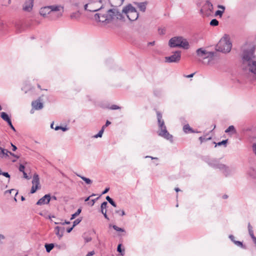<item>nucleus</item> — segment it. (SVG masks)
<instances>
[{
    "label": "nucleus",
    "mask_w": 256,
    "mask_h": 256,
    "mask_svg": "<svg viewBox=\"0 0 256 256\" xmlns=\"http://www.w3.org/2000/svg\"><path fill=\"white\" fill-rule=\"evenodd\" d=\"M224 11L222 10H218L217 11H216V13H215V16H220V17H222V14L224 13Z\"/></svg>",
    "instance_id": "a19ab883"
},
{
    "label": "nucleus",
    "mask_w": 256,
    "mask_h": 256,
    "mask_svg": "<svg viewBox=\"0 0 256 256\" xmlns=\"http://www.w3.org/2000/svg\"><path fill=\"white\" fill-rule=\"evenodd\" d=\"M95 254L94 250L88 252L86 256H92Z\"/></svg>",
    "instance_id": "09e8293b"
},
{
    "label": "nucleus",
    "mask_w": 256,
    "mask_h": 256,
    "mask_svg": "<svg viewBox=\"0 0 256 256\" xmlns=\"http://www.w3.org/2000/svg\"><path fill=\"white\" fill-rule=\"evenodd\" d=\"M54 130H62L63 132H66L67 130H68V128H66V126L62 127V126H56L54 128Z\"/></svg>",
    "instance_id": "c85d7f7f"
},
{
    "label": "nucleus",
    "mask_w": 256,
    "mask_h": 256,
    "mask_svg": "<svg viewBox=\"0 0 256 256\" xmlns=\"http://www.w3.org/2000/svg\"><path fill=\"white\" fill-rule=\"evenodd\" d=\"M8 124L10 126L12 125L11 120H8L6 121Z\"/></svg>",
    "instance_id": "052dcab7"
},
{
    "label": "nucleus",
    "mask_w": 256,
    "mask_h": 256,
    "mask_svg": "<svg viewBox=\"0 0 256 256\" xmlns=\"http://www.w3.org/2000/svg\"><path fill=\"white\" fill-rule=\"evenodd\" d=\"M211 138L209 137L208 138H206L204 136H200L199 138V140L200 141V142L202 143V142L206 141L208 140H210Z\"/></svg>",
    "instance_id": "4c0bfd02"
},
{
    "label": "nucleus",
    "mask_w": 256,
    "mask_h": 256,
    "mask_svg": "<svg viewBox=\"0 0 256 256\" xmlns=\"http://www.w3.org/2000/svg\"><path fill=\"white\" fill-rule=\"evenodd\" d=\"M252 148L254 151V153L256 155V144H253Z\"/></svg>",
    "instance_id": "13d9d810"
},
{
    "label": "nucleus",
    "mask_w": 256,
    "mask_h": 256,
    "mask_svg": "<svg viewBox=\"0 0 256 256\" xmlns=\"http://www.w3.org/2000/svg\"><path fill=\"white\" fill-rule=\"evenodd\" d=\"M158 124L159 128L160 131L158 133V135L164 137L168 140L172 142V136L168 132L164 124V120L162 119V114L160 112H156Z\"/></svg>",
    "instance_id": "423d86ee"
},
{
    "label": "nucleus",
    "mask_w": 256,
    "mask_h": 256,
    "mask_svg": "<svg viewBox=\"0 0 256 256\" xmlns=\"http://www.w3.org/2000/svg\"><path fill=\"white\" fill-rule=\"evenodd\" d=\"M63 8L60 5H52L42 8L40 10V15L46 17L48 14L56 18L62 16V12H60Z\"/></svg>",
    "instance_id": "7ed1b4c3"
},
{
    "label": "nucleus",
    "mask_w": 256,
    "mask_h": 256,
    "mask_svg": "<svg viewBox=\"0 0 256 256\" xmlns=\"http://www.w3.org/2000/svg\"><path fill=\"white\" fill-rule=\"evenodd\" d=\"M34 6V0H26L24 5L23 10L25 11L30 12Z\"/></svg>",
    "instance_id": "4468645a"
},
{
    "label": "nucleus",
    "mask_w": 256,
    "mask_h": 256,
    "mask_svg": "<svg viewBox=\"0 0 256 256\" xmlns=\"http://www.w3.org/2000/svg\"><path fill=\"white\" fill-rule=\"evenodd\" d=\"M216 52H209L208 54H207L206 58V64H210L212 63H213V62L216 60L218 58Z\"/></svg>",
    "instance_id": "9b49d317"
},
{
    "label": "nucleus",
    "mask_w": 256,
    "mask_h": 256,
    "mask_svg": "<svg viewBox=\"0 0 256 256\" xmlns=\"http://www.w3.org/2000/svg\"><path fill=\"white\" fill-rule=\"evenodd\" d=\"M32 184L33 186H36L38 188L40 187L39 176L36 173H35L34 174L33 178H32Z\"/></svg>",
    "instance_id": "f3484780"
},
{
    "label": "nucleus",
    "mask_w": 256,
    "mask_h": 256,
    "mask_svg": "<svg viewBox=\"0 0 256 256\" xmlns=\"http://www.w3.org/2000/svg\"><path fill=\"white\" fill-rule=\"evenodd\" d=\"M11 145L12 146V151H16L17 150V148L15 145H14L12 143H11Z\"/></svg>",
    "instance_id": "3c124183"
},
{
    "label": "nucleus",
    "mask_w": 256,
    "mask_h": 256,
    "mask_svg": "<svg viewBox=\"0 0 256 256\" xmlns=\"http://www.w3.org/2000/svg\"><path fill=\"white\" fill-rule=\"evenodd\" d=\"M9 151L8 150L2 148L0 150V157L2 158H7L9 156Z\"/></svg>",
    "instance_id": "6ab92c4d"
},
{
    "label": "nucleus",
    "mask_w": 256,
    "mask_h": 256,
    "mask_svg": "<svg viewBox=\"0 0 256 256\" xmlns=\"http://www.w3.org/2000/svg\"><path fill=\"white\" fill-rule=\"evenodd\" d=\"M110 188H106L102 192V194H106V193H107L108 190H109Z\"/></svg>",
    "instance_id": "8fccbe9b"
},
{
    "label": "nucleus",
    "mask_w": 256,
    "mask_h": 256,
    "mask_svg": "<svg viewBox=\"0 0 256 256\" xmlns=\"http://www.w3.org/2000/svg\"><path fill=\"white\" fill-rule=\"evenodd\" d=\"M208 51L204 48H200L196 50V55L203 60L204 63L206 62L205 60H206L207 54H208Z\"/></svg>",
    "instance_id": "9d476101"
},
{
    "label": "nucleus",
    "mask_w": 256,
    "mask_h": 256,
    "mask_svg": "<svg viewBox=\"0 0 256 256\" xmlns=\"http://www.w3.org/2000/svg\"><path fill=\"white\" fill-rule=\"evenodd\" d=\"M218 8H220L222 9V11H224H224L225 7H224V6H222V5H218Z\"/></svg>",
    "instance_id": "6e6d98bb"
},
{
    "label": "nucleus",
    "mask_w": 256,
    "mask_h": 256,
    "mask_svg": "<svg viewBox=\"0 0 256 256\" xmlns=\"http://www.w3.org/2000/svg\"><path fill=\"white\" fill-rule=\"evenodd\" d=\"M112 228H114V230H116V231H118V232H124V230L123 228H119V227L117 226H116V225H114V226H112Z\"/></svg>",
    "instance_id": "72a5a7b5"
},
{
    "label": "nucleus",
    "mask_w": 256,
    "mask_h": 256,
    "mask_svg": "<svg viewBox=\"0 0 256 256\" xmlns=\"http://www.w3.org/2000/svg\"><path fill=\"white\" fill-rule=\"evenodd\" d=\"M218 24V21L216 19H212L210 22V25L212 26H217Z\"/></svg>",
    "instance_id": "c756f323"
},
{
    "label": "nucleus",
    "mask_w": 256,
    "mask_h": 256,
    "mask_svg": "<svg viewBox=\"0 0 256 256\" xmlns=\"http://www.w3.org/2000/svg\"><path fill=\"white\" fill-rule=\"evenodd\" d=\"M107 204H108V203L106 202H103L101 204L100 208H101V212L104 214V218L106 219L109 220V218H108V216L106 214V210H104V209H106V208Z\"/></svg>",
    "instance_id": "a211bd4d"
},
{
    "label": "nucleus",
    "mask_w": 256,
    "mask_h": 256,
    "mask_svg": "<svg viewBox=\"0 0 256 256\" xmlns=\"http://www.w3.org/2000/svg\"><path fill=\"white\" fill-rule=\"evenodd\" d=\"M106 200L112 206L116 207V202L110 198L109 196H107L106 197Z\"/></svg>",
    "instance_id": "bb28decb"
},
{
    "label": "nucleus",
    "mask_w": 256,
    "mask_h": 256,
    "mask_svg": "<svg viewBox=\"0 0 256 256\" xmlns=\"http://www.w3.org/2000/svg\"><path fill=\"white\" fill-rule=\"evenodd\" d=\"M38 188H39L38 187L32 185L31 190H30V193L31 194L34 193Z\"/></svg>",
    "instance_id": "58836bf2"
},
{
    "label": "nucleus",
    "mask_w": 256,
    "mask_h": 256,
    "mask_svg": "<svg viewBox=\"0 0 256 256\" xmlns=\"http://www.w3.org/2000/svg\"><path fill=\"white\" fill-rule=\"evenodd\" d=\"M205 5L208 8V10L210 11L213 8V6L211 2H210L209 0H207L206 2Z\"/></svg>",
    "instance_id": "7c9ffc66"
},
{
    "label": "nucleus",
    "mask_w": 256,
    "mask_h": 256,
    "mask_svg": "<svg viewBox=\"0 0 256 256\" xmlns=\"http://www.w3.org/2000/svg\"><path fill=\"white\" fill-rule=\"evenodd\" d=\"M255 46L246 44L243 47L242 62L244 66L252 73L256 74V56L254 54Z\"/></svg>",
    "instance_id": "f03ea898"
},
{
    "label": "nucleus",
    "mask_w": 256,
    "mask_h": 256,
    "mask_svg": "<svg viewBox=\"0 0 256 256\" xmlns=\"http://www.w3.org/2000/svg\"><path fill=\"white\" fill-rule=\"evenodd\" d=\"M120 13L122 14V13L125 14L130 21H134L136 20L138 17V12L130 4L124 6L122 10V13Z\"/></svg>",
    "instance_id": "0eeeda50"
},
{
    "label": "nucleus",
    "mask_w": 256,
    "mask_h": 256,
    "mask_svg": "<svg viewBox=\"0 0 256 256\" xmlns=\"http://www.w3.org/2000/svg\"><path fill=\"white\" fill-rule=\"evenodd\" d=\"M54 223H55V224H61L62 225H64L65 224H70V222L65 220L64 222H55Z\"/></svg>",
    "instance_id": "37998d69"
},
{
    "label": "nucleus",
    "mask_w": 256,
    "mask_h": 256,
    "mask_svg": "<svg viewBox=\"0 0 256 256\" xmlns=\"http://www.w3.org/2000/svg\"><path fill=\"white\" fill-rule=\"evenodd\" d=\"M9 154H10V155L12 156H14V158H16V159H15V160H12V162H16V159H18V158H20V156H17V155L15 154H14V153H12V152H10V151H9V152H8V155H9Z\"/></svg>",
    "instance_id": "f704fd0d"
},
{
    "label": "nucleus",
    "mask_w": 256,
    "mask_h": 256,
    "mask_svg": "<svg viewBox=\"0 0 256 256\" xmlns=\"http://www.w3.org/2000/svg\"><path fill=\"white\" fill-rule=\"evenodd\" d=\"M86 3V0H75L72 2V5L79 8L82 6L84 8V4Z\"/></svg>",
    "instance_id": "2eb2a0df"
},
{
    "label": "nucleus",
    "mask_w": 256,
    "mask_h": 256,
    "mask_svg": "<svg viewBox=\"0 0 256 256\" xmlns=\"http://www.w3.org/2000/svg\"><path fill=\"white\" fill-rule=\"evenodd\" d=\"M181 58V52L180 50L175 51L172 54L169 56H166L165 62L168 63H178Z\"/></svg>",
    "instance_id": "1a4fd4ad"
},
{
    "label": "nucleus",
    "mask_w": 256,
    "mask_h": 256,
    "mask_svg": "<svg viewBox=\"0 0 256 256\" xmlns=\"http://www.w3.org/2000/svg\"><path fill=\"white\" fill-rule=\"evenodd\" d=\"M65 228L64 226H57L54 228V232L60 240L63 236Z\"/></svg>",
    "instance_id": "ddd939ff"
},
{
    "label": "nucleus",
    "mask_w": 256,
    "mask_h": 256,
    "mask_svg": "<svg viewBox=\"0 0 256 256\" xmlns=\"http://www.w3.org/2000/svg\"><path fill=\"white\" fill-rule=\"evenodd\" d=\"M24 168H25V167L23 165V164H20V167H19V170L21 172H24Z\"/></svg>",
    "instance_id": "c03bdc74"
},
{
    "label": "nucleus",
    "mask_w": 256,
    "mask_h": 256,
    "mask_svg": "<svg viewBox=\"0 0 256 256\" xmlns=\"http://www.w3.org/2000/svg\"><path fill=\"white\" fill-rule=\"evenodd\" d=\"M183 130L186 133H188L189 132H194L192 130V128L188 124H186L183 127Z\"/></svg>",
    "instance_id": "5701e85b"
},
{
    "label": "nucleus",
    "mask_w": 256,
    "mask_h": 256,
    "mask_svg": "<svg viewBox=\"0 0 256 256\" xmlns=\"http://www.w3.org/2000/svg\"><path fill=\"white\" fill-rule=\"evenodd\" d=\"M234 242L238 246H240L242 248H243L244 247V246H243V244L242 243V242H240V241H237V240H235V241H234Z\"/></svg>",
    "instance_id": "79ce46f5"
},
{
    "label": "nucleus",
    "mask_w": 256,
    "mask_h": 256,
    "mask_svg": "<svg viewBox=\"0 0 256 256\" xmlns=\"http://www.w3.org/2000/svg\"><path fill=\"white\" fill-rule=\"evenodd\" d=\"M82 210L80 208H78L77 211L74 214L72 215V217L70 218V220L74 219L76 216H78L80 214Z\"/></svg>",
    "instance_id": "cd10ccee"
},
{
    "label": "nucleus",
    "mask_w": 256,
    "mask_h": 256,
    "mask_svg": "<svg viewBox=\"0 0 256 256\" xmlns=\"http://www.w3.org/2000/svg\"><path fill=\"white\" fill-rule=\"evenodd\" d=\"M229 238H230V240H231L233 242H234V241H235V240H234V236H232V235H230V236H229Z\"/></svg>",
    "instance_id": "5fc2aeb1"
},
{
    "label": "nucleus",
    "mask_w": 256,
    "mask_h": 256,
    "mask_svg": "<svg viewBox=\"0 0 256 256\" xmlns=\"http://www.w3.org/2000/svg\"><path fill=\"white\" fill-rule=\"evenodd\" d=\"M252 230V227L250 225V223H248V230Z\"/></svg>",
    "instance_id": "e2e57ef3"
},
{
    "label": "nucleus",
    "mask_w": 256,
    "mask_h": 256,
    "mask_svg": "<svg viewBox=\"0 0 256 256\" xmlns=\"http://www.w3.org/2000/svg\"><path fill=\"white\" fill-rule=\"evenodd\" d=\"M111 124V122L109 120H106V123L105 124V126H108V125H110Z\"/></svg>",
    "instance_id": "69168bd1"
},
{
    "label": "nucleus",
    "mask_w": 256,
    "mask_h": 256,
    "mask_svg": "<svg viewBox=\"0 0 256 256\" xmlns=\"http://www.w3.org/2000/svg\"><path fill=\"white\" fill-rule=\"evenodd\" d=\"M150 158L152 160H154V159H156L157 160L158 159L157 158H154V157H152V156H146L145 157V158Z\"/></svg>",
    "instance_id": "0e129e2a"
},
{
    "label": "nucleus",
    "mask_w": 256,
    "mask_h": 256,
    "mask_svg": "<svg viewBox=\"0 0 256 256\" xmlns=\"http://www.w3.org/2000/svg\"><path fill=\"white\" fill-rule=\"evenodd\" d=\"M95 196V194H92V195H91L90 196H88V197L86 198L85 199L84 201H85V202H88V200H90V198L91 196Z\"/></svg>",
    "instance_id": "bf43d9fd"
},
{
    "label": "nucleus",
    "mask_w": 256,
    "mask_h": 256,
    "mask_svg": "<svg viewBox=\"0 0 256 256\" xmlns=\"http://www.w3.org/2000/svg\"><path fill=\"white\" fill-rule=\"evenodd\" d=\"M1 174L6 178H10V175L7 172H1Z\"/></svg>",
    "instance_id": "de8ad7c7"
},
{
    "label": "nucleus",
    "mask_w": 256,
    "mask_h": 256,
    "mask_svg": "<svg viewBox=\"0 0 256 256\" xmlns=\"http://www.w3.org/2000/svg\"><path fill=\"white\" fill-rule=\"evenodd\" d=\"M119 108H120L118 106L115 104H113L110 106V109L112 110H118Z\"/></svg>",
    "instance_id": "49530a36"
},
{
    "label": "nucleus",
    "mask_w": 256,
    "mask_h": 256,
    "mask_svg": "<svg viewBox=\"0 0 256 256\" xmlns=\"http://www.w3.org/2000/svg\"><path fill=\"white\" fill-rule=\"evenodd\" d=\"M248 232L252 240L256 242V237L254 236L253 230H248Z\"/></svg>",
    "instance_id": "2f4dec72"
},
{
    "label": "nucleus",
    "mask_w": 256,
    "mask_h": 256,
    "mask_svg": "<svg viewBox=\"0 0 256 256\" xmlns=\"http://www.w3.org/2000/svg\"><path fill=\"white\" fill-rule=\"evenodd\" d=\"M232 44L228 35L225 34L216 46V50L223 53L229 52L232 48Z\"/></svg>",
    "instance_id": "20e7f679"
},
{
    "label": "nucleus",
    "mask_w": 256,
    "mask_h": 256,
    "mask_svg": "<svg viewBox=\"0 0 256 256\" xmlns=\"http://www.w3.org/2000/svg\"><path fill=\"white\" fill-rule=\"evenodd\" d=\"M98 198H96V199H94V200H92L90 202H88V204L90 206H94V204L95 203V201L96 200H97Z\"/></svg>",
    "instance_id": "a18cd8bd"
},
{
    "label": "nucleus",
    "mask_w": 256,
    "mask_h": 256,
    "mask_svg": "<svg viewBox=\"0 0 256 256\" xmlns=\"http://www.w3.org/2000/svg\"><path fill=\"white\" fill-rule=\"evenodd\" d=\"M146 2H140L138 3V6L139 8V9L143 12H144L146 10Z\"/></svg>",
    "instance_id": "aec40b11"
},
{
    "label": "nucleus",
    "mask_w": 256,
    "mask_h": 256,
    "mask_svg": "<svg viewBox=\"0 0 256 256\" xmlns=\"http://www.w3.org/2000/svg\"><path fill=\"white\" fill-rule=\"evenodd\" d=\"M170 48H182L188 50L190 48L189 42L187 40L182 36H174L171 38L168 42Z\"/></svg>",
    "instance_id": "39448f33"
},
{
    "label": "nucleus",
    "mask_w": 256,
    "mask_h": 256,
    "mask_svg": "<svg viewBox=\"0 0 256 256\" xmlns=\"http://www.w3.org/2000/svg\"><path fill=\"white\" fill-rule=\"evenodd\" d=\"M51 199L50 194L44 195L43 197L40 198L36 202L37 205H42L44 204H48Z\"/></svg>",
    "instance_id": "f8f14e48"
},
{
    "label": "nucleus",
    "mask_w": 256,
    "mask_h": 256,
    "mask_svg": "<svg viewBox=\"0 0 256 256\" xmlns=\"http://www.w3.org/2000/svg\"><path fill=\"white\" fill-rule=\"evenodd\" d=\"M228 140H223L222 142L216 143L214 142V144H216L215 147L216 146H220L222 145H224V147L226 146V144L228 143Z\"/></svg>",
    "instance_id": "a878e982"
},
{
    "label": "nucleus",
    "mask_w": 256,
    "mask_h": 256,
    "mask_svg": "<svg viewBox=\"0 0 256 256\" xmlns=\"http://www.w3.org/2000/svg\"><path fill=\"white\" fill-rule=\"evenodd\" d=\"M121 246H122L121 244H119L118 245V248H117V250H118V252H120L122 256H124V250H122Z\"/></svg>",
    "instance_id": "473e14b6"
},
{
    "label": "nucleus",
    "mask_w": 256,
    "mask_h": 256,
    "mask_svg": "<svg viewBox=\"0 0 256 256\" xmlns=\"http://www.w3.org/2000/svg\"><path fill=\"white\" fill-rule=\"evenodd\" d=\"M0 117L2 120H4V121L6 122L10 120V118L8 116V114L6 113L5 112H2L0 114Z\"/></svg>",
    "instance_id": "b1692460"
},
{
    "label": "nucleus",
    "mask_w": 256,
    "mask_h": 256,
    "mask_svg": "<svg viewBox=\"0 0 256 256\" xmlns=\"http://www.w3.org/2000/svg\"><path fill=\"white\" fill-rule=\"evenodd\" d=\"M86 0L87 3L84 4L86 10L92 12H99L94 16V19L97 22L107 24L113 20H122L124 18L116 7L112 9H106L102 0Z\"/></svg>",
    "instance_id": "f257e3e1"
},
{
    "label": "nucleus",
    "mask_w": 256,
    "mask_h": 256,
    "mask_svg": "<svg viewBox=\"0 0 256 256\" xmlns=\"http://www.w3.org/2000/svg\"><path fill=\"white\" fill-rule=\"evenodd\" d=\"M115 212L122 216L125 215V212L124 210H116Z\"/></svg>",
    "instance_id": "c9c22d12"
},
{
    "label": "nucleus",
    "mask_w": 256,
    "mask_h": 256,
    "mask_svg": "<svg viewBox=\"0 0 256 256\" xmlns=\"http://www.w3.org/2000/svg\"><path fill=\"white\" fill-rule=\"evenodd\" d=\"M104 132L103 130H100L98 134L95 135L94 136V138H100L102 136V134Z\"/></svg>",
    "instance_id": "e433bc0d"
},
{
    "label": "nucleus",
    "mask_w": 256,
    "mask_h": 256,
    "mask_svg": "<svg viewBox=\"0 0 256 256\" xmlns=\"http://www.w3.org/2000/svg\"><path fill=\"white\" fill-rule=\"evenodd\" d=\"M207 162L210 166L222 170L226 176H228L230 174V170L229 168L224 164H219L216 160H211Z\"/></svg>",
    "instance_id": "6e6552de"
},
{
    "label": "nucleus",
    "mask_w": 256,
    "mask_h": 256,
    "mask_svg": "<svg viewBox=\"0 0 256 256\" xmlns=\"http://www.w3.org/2000/svg\"><path fill=\"white\" fill-rule=\"evenodd\" d=\"M23 174H24V177L26 178V179H29L27 174L26 172H23Z\"/></svg>",
    "instance_id": "4d7b16f0"
},
{
    "label": "nucleus",
    "mask_w": 256,
    "mask_h": 256,
    "mask_svg": "<svg viewBox=\"0 0 256 256\" xmlns=\"http://www.w3.org/2000/svg\"><path fill=\"white\" fill-rule=\"evenodd\" d=\"M76 13H73L70 15L71 18H76Z\"/></svg>",
    "instance_id": "680f3d73"
},
{
    "label": "nucleus",
    "mask_w": 256,
    "mask_h": 256,
    "mask_svg": "<svg viewBox=\"0 0 256 256\" xmlns=\"http://www.w3.org/2000/svg\"><path fill=\"white\" fill-rule=\"evenodd\" d=\"M32 106L33 108L36 110H41L43 108L42 103L40 102L39 100L33 101L32 102Z\"/></svg>",
    "instance_id": "dca6fc26"
},
{
    "label": "nucleus",
    "mask_w": 256,
    "mask_h": 256,
    "mask_svg": "<svg viewBox=\"0 0 256 256\" xmlns=\"http://www.w3.org/2000/svg\"><path fill=\"white\" fill-rule=\"evenodd\" d=\"M45 248L46 249V251L48 252H50L54 248V244H45Z\"/></svg>",
    "instance_id": "393cba45"
},
{
    "label": "nucleus",
    "mask_w": 256,
    "mask_h": 256,
    "mask_svg": "<svg viewBox=\"0 0 256 256\" xmlns=\"http://www.w3.org/2000/svg\"><path fill=\"white\" fill-rule=\"evenodd\" d=\"M84 240H85V241L86 242H88L92 240V238L90 237H88V238H84Z\"/></svg>",
    "instance_id": "603ef678"
},
{
    "label": "nucleus",
    "mask_w": 256,
    "mask_h": 256,
    "mask_svg": "<svg viewBox=\"0 0 256 256\" xmlns=\"http://www.w3.org/2000/svg\"><path fill=\"white\" fill-rule=\"evenodd\" d=\"M194 74V73H193V74H190L188 76H186V78H192Z\"/></svg>",
    "instance_id": "338daca9"
},
{
    "label": "nucleus",
    "mask_w": 256,
    "mask_h": 256,
    "mask_svg": "<svg viewBox=\"0 0 256 256\" xmlns=\"http://www.w3.org/2000/svg\"><path fill=\"white\" fill-rule=\"evenodd\" d=\"M78 177L80 178L87 184H92V180L88 178L82 176L81 175L76 174Z\"/></svg>",
    "instance_id": "4be33fe9"
},
{
    "label": "nucleus",
    "mask_w": 256,
    "mask_h": 256,
    "mask_svg": "<svg viewBox=\"0 0 256 256\" xmlns=\"http://www.w3.org/2000/svg\"><path fill=\"white\" fill-rule=\"evenodd\" d=\"M81 222V220L79 218H77L73 222L72 226L74 228L75 226L78 225Z\"/></svg>",
    "instance_id": "ea45409f"
},
{
    "label": "nucleus",
    "mask_w": 256,
    "mask_h": 256,
    "mask_svg": "<svg viewBox=\"0 0 256 256\" xmlns=\"http://www.w3.org/2000/svg\"><path fill=\"white\" fill-rule=\"evenodd\" d=\"M74 227L72 226L71 228H68L66 229V232H68V233H70V232H71V231L72 230Z\"/></svg>",
    "instance_id": "864d4df0"
},
{
    "label": "nucleus",
    "mask_w": 256,
    "mask_h": 256,
    "mask_svg": "<svg viewBox=\"0 0 256 256\" xmlns=\"http://www.w3.org/2000/svg\"><path fill=\"white\" fill-rule=\"evenodd\" d=\"M230 132H232V134H234L236 133V131L234 126H229V127L225 130V132L226 133H228Z\"/></svg>",
    "instance_id": "412c9836"
},
{
    "label": "nucleus",
    "mask_w": 256,
    "mask_h": 256,
    "mask_svg": "<svg viewBox=\"0 0 256 256\" xmlns=\"http://www.w3.org/2000/svg\"><path fill=\"white\" fill-rule=\"evenodd\" d=\"M124 0H119V2H118V4L119 6H120L122 4V3L124 2Z\"/></svg>",
    "instance_id": "774afa93"
}]
</instances>
